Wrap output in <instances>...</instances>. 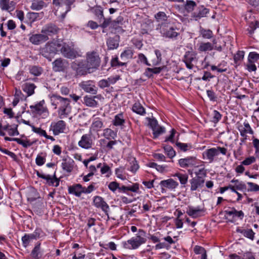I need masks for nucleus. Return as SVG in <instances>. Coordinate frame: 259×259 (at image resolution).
<instances>
[{
    "label": "nucleus",
    "mask_w": 259,
    "mask_h": 259,
    "mask_svg": "<svg viewBox=\"0 0 259 259\" xmlns=\"http://www.w3.org/2000/svg\"><path fill=\"white\" fill-rule=\"evenodd\" d=\"M42 52L50 54L61 53L64 57L71 59L81 56L76 50L60 40L48 43L43 49Z\"/></svg>",
    "instance_id": "nucleus-1"
},
{
    "label": "nucleus",
    "mask_w": 259,
    "mask_h": 259,
    "mask_svg": "<svg viewBox=\"0 0 259 259\" xmlns=\"http://www.w3.org/2000/svg\"><path fill=\"white\" fill-rule=\"evenodd\" d=\"M52 105L56 109L59 106L58 115L60 118L66 117L71 112V107L70 100L68 98H63L60 96L53 95L51 97Z\"/></svg>",
    "instance_id": "nucleus-2"
},
{
    "label": "nucleus",
    "mask_w": 259,
    "mask_h": 259,
    "mask_svg": "<svg viewBox=\"0 0 259 259\" xmlns=\"http://www.w3.org/2000/svg\"><path fill=\"white\" fill-rule=\"evenodd\" d=\"M75 0H53L55 6V14L60 20L62 21L66 14L71 10V6Z\"/></svg>",
    "instance_id": "nucleus-3"
},
{
    "label": "nucleus",
    "mask_w": 259,
    "mask_h": 259,
    "mask_svg": "<svg viewBox=\"0 0 259 259\" xmlns=\"http://www.w3.org/2000/svg\"><path fill=\"white\" fill-rule=\"evenodd\" d=\"M86 63L88 71L92 72L97 69L100 64V58L99 54L95 51L89 52L86 55Z\"/></svg>",
    "instance_id": "nucleus-4"
},
{
    "label": "nucleus",
    "mask_w": 259,
    "mask_h": 259,
    "mask_svg": "<svg viewBox=\"0 0 259 259\" xmlns=\"http://www.w3.org/2000/svg\"><path fill=\"white\" fill-rule=\"evenodd\" d=\"M160 30L162 36L165 38L175 39L179 34L177 31L178 29L170 26L168 23L160 24Z\"/></svg>",
    "instance_id": "nucleus-5"
},
{
    "label": "nucleus",
    "mask_w": 259,
    "mask_h": 259,
    "mask_svg": "<svg viewBox=\"0 0 259 259\" xmlns=\"http://www.w3.org/2000/svg\"><path fill=\"white\" fill-rule=\"evenodd\" d=\"M146 241V238L141 236L140 235H137L135 237H132L127 241L124 242L123 244L125 248L135 249L138 248L142 244L145 243Z\"/></svg>",
    "instance_id": "nucleus-6"
},
{
    "label": "nucleus",
    "mask_w": 259,
    "mask_h": 259,
    "mask_svg": "<svg viewBox=\"0 0 259 259\" xmlns=\"http://www.w3.org/2000/svg\"><path fill=\"white\" fill-rule=\"evenodd\" d=\"M227 149L225 148L218 147L212 148L205 151L203 153L204 159L208 160L209 162H212L215 156L219 155L221 153L223 155H226Z\"/></svg>",
    "instance_id": "nucleus-7"
},
{
    "label": "nucleus",
    "mask_w": 259,
    "mask_h": 259,
    "mask_svg": "<svg viewBox=\"0 0 259 259\" xmlns=\"http://www.w3.org/2000/svg\"><path fill=\"white\" fill-rule=\"evenodd\" d=\"M92 135L90 132L88 134L83 135L78 142L79 147L84 149L91 148L94 142V138H93Z\"/></svg>",
    "instance_id": "nucleus-8"
},
{
    "label": "nucleus",
    "mask_w": 259,
    "mask_h": 259,
    "mask_svg": "<svg viewBox=\"0 0 259 259\" xmlns=\"http://www.w3.org/2000/svg\"><path fill=\"white\" fill-rule=\"evenodd\" d=\"M71 67L77 75H83L88 71L85 64L82 61L75 60L71 64Z\"/></svg>",
    "instance_id": "nucleus-9"
},
{
    "label": "nucleus",
    "mask_w": 259,
    "mask_h": 259,
    "mask_svg": "<svg viewBox=\"0 0 259 259\" xmlns=\"http://www.w3.org/2000/svg\"><path fill=\"white\" fill-rule=\"evenodd\" d=\"M65 129L66 124L63 120L53 122L50 126V130L53 131V133L55 135H58L60 133H64Z\"/></svg>",
    "instance_id": "nucleus-10"
},
{
    "label": "nucleus",
    "mask_w": 259,
    "mask_h": 259,
    "mask_svg": "<svg viewBox=\"0 0 259 259\" xmlns=\"http://www.w3.org/2000/svg\"><path fill=\"white\" fill-rule=\"evenodd\" d=\"M68 66V61L61 58L56 59L53 63V69L56 72L64 71Z\"/></svg>",
    "instance_id": "nucleus-11"
},
{
    "label": "nucleus",
    "mask_w": 259,
    "mask_h": 259,
    "mask_svg": "<svg viewBox=\"0 0 259 259\" xmlns=\"http://www.w3.org/2000/svg\"><path fill=\"white\" fill-rule=\"evenodd\" d=\"M159 185H160L162 190L165 188L170 190H174L178 186L179 184L178 182L175 181L173 179H169L166 180L161 181L160 182Z\"/></svg>",
    "instance_id": "nucleus-12"
},
{
    "label": "nucleus",
    "mask_w": 259,
    "mask_h": 259,
    "mask_svg": "<svg viewBox=\"0 0 259 259\" xmlns=\"http://www.w3.org/2000/svg\"><path fill=\"white\" fill-rule=\"evenodd\" d=\"M49 37L44 33L33 34L29 37L30 41L34 45H38L47 41Z\"/></svg>",
    "instance_id": "nucleus-13"
},
{
    "label": "nucleus",
    "mask_w": 259,
    "mask_h": 259,
    "mask_svg": "<svg viewBox=\"0 0 259 259\" xmlns=\"http://www.w3.org/2000/svg\"><path fill=\"white\" fill-rule=\"evenodd\" d=\"M93 202L97 207L101 208L105 212H107L108 209H109V206L100 196H95Z\"/></svg>",
    "instance_id": "nucleus-14"
},
{
    "label": "nucleus",
    "mask_w": 259,
    "mask_h": 259,
    "mask_svg": "<svg viewBox=\"0 0 259 259\" xmlns=\"http://www.w3.org/2000/svg\"><path fill=\"white\" fill-rule=\"evenodd\" d=\"M58 28L54 25L49 24L45 26L41 30V33L48 36H52L58 33Z\"/></svg>",
    "instance_id": "nucleus-15"
},
{
    "label": "nucleus",
    "mask_w": 259,
    "mask_h": 259,
    "mask_svg": "<svg viewBox=\"0 0 259 259\" xmlns=\"http://www.w3.org/2000/svg\"><path fill=\"white\" fill-rule=\"evenodd\" d=\"M179 163L183 168L194 166L196 164L195 158L192 157L182 158L179 160Z\"/></svg>",
    "instance_id": "nucleus-16"
},
{
    "label": "nucleus",
    "mask_w": 259,
    "mask_h": 259,
    "mask_svg": "<svg viewBox=\"0 0 259 259\" xmlns=\"http://www.w3.org/2000/svg\"><path fill=\"white\" fill-rule=\"evenodd\" d=\"M205 180L204 179H201L199 178H192L190 181V183L191 184V190L195 191L199 188H201L203 186Z\"/></svg>",
    "instance_id": "nucleus-17"
},
{
    "label": "nucleus",
    "mask_w": 259,
    "mask_h": 259,
    "mask_svg": "<svg viewBox=\"0 0 259 259\" xmlns=\"http://www.w3.org/2000/svg\"><path fill=\"white\" fill-rule=\"evenodd\" d=\"M0 7L3 10L11 12L15 9V3L9 0H0Z\"/></svg>",
    "instance_id": "nucleus-18"
},
{
    "label": "nucleus",
    "mask_w": 259,
    "mask_h": 259,
    "mask_svg": "<svg viewBox=\"0 0 259 259\" xmlns=\"http://www.w3.org/2000/svg\"><path fill=\"white\" fill-rule=\"evenodd\" d=\"M69 193L79 197L83 193V187L80 184H76L68 188Z\"/></svg>",
    "instance_id": "nucleus-19"
},
{
    "label": "nucleus",
    "mask_w": 259,
    "mask_h": 259,
    "mask_svg": "<svg viewBox=\"0 0 259 259\" xmlns=\"http://www.w3.org/2000/svg\"><path fill=\"white\" fill-rule=\"evenodd\" d=\"M203 210L199 207H194L192 206H189L186 210L187 213L193 218L199 217L200 213Z\"/></svg>",
    "instance_id": "nucleus-20"
},
{
    "label": "nucleus",
    "mask_w": 259,
    "mask_h": 259,
    "mask_svg": "<svg viewBox=\"0 0 259 259\" xmlns=\"http://www.w3.org/2000/svg\"><path fill=\"white\" fill-rule=\"evenodd\" d=\"M45 101L42 100L35 105L30 106V108L36 113L41 114L47 111V108L44 106Z\"/></svg>",
    "instance_id": "nucleus-21"
},
{
    "label": "nucleus",
    "mask_w": 259,
    "mask_h": 259,
    "mask_svg": "<svg viewBox=\"0 0 259 259\" xmlns=\"http://www.w3.org/2000/svg\"><path fill=\"white\" fill-rule=\"evenodd\" d=\"M47 6V4L42 0H33L30 8L32 10L39 11Z\"/></svg>",
    "instance_id": "nucleus-22"
},
{
    "label": "nucleus",
    "mask_w": 259,
    "mask_h": 259,
    "mask_svg": "<svg viewBox=\"0 0 259 259\" xmlns=\"http://www.w3.org/2000/svg\"><path fill=\"white\" fill-rule=\"evenodd\" d=\"M74 161L72 159H63L61 163V166L62 169L68 172H71L73 167Z\"/></svg>",
    "instance_id": "nucleus-23"
},
{
    "label": "nucleus",
    "mask_w": 259,
    "mask_h": 259,
    "mask_svg": "<svg viewBox=\"0 0 259 259\" xmlns=\"http://www.w3.org/2000/svg\"><path fill=\"white\" fill-rule=\"evenodd\" d=\"M81 88L86 92L90 93L93 94H96L97 93L96 88L90 84V82H83L80 84Z\"/></svg>",
    "instance_id": "nucleus-24"
},
{
    "label": "nucleus",
    "mask_w": 259,
    "mask_h": 259,
    "mask_svg": "<svg viewBox=\"0 0 259 259\" xmlns=\"http://www.w3.org/2000/svg\"><path fill=\"white\" fill-rule=\"evenodd\" d=\"M103 122L100 120L94 121L89 130V132L93 134L94 132H97L103 127Z\"/></svg>",
    "instance_id": "nucleus-25"
},
{
    "label": "nucleus",
    "mask_w": 259,
    "mask_h": 259,
    "mask_svg": "<svg viewBox=\"0 0 259 259\" xmlns=\"http://www.w3.org/2000/svg\"><path fill=\"white\" fill-rule=\"evenodd\" d=\"M107 45L110 50L117 48L119 45L118 37L116 36L114 37H110L107 40Z\"/></svg>",
    "instance_id": "nucleus-26"
},
{
    "label": "nucleus",
    "mask_w": 259,
    "mask_h": 259,
    "mask_svg": "<svg viewBox=\"0 0 259 259\" xmlns=\"http://www.w3.org/2000/svg\"><path fill=\"white\" fill-rule=\"evenodd\" d=\"M213 49V45L210 42H201L199 44L198 50L200 52L210 51Z\"/></svg>",
    "instance_id": "nucleus-27"
},
{
    "label": "nucleus",
    "mask_w": 259,
    "mask_h": 259,
    "mask_svg": "<svg viewBox=\"0 0 259 259\" xmlns=\"http://www.w3.org/2000/svg\"><path fill=\"white\" fill-rule=\"evenodd\" d=\"M239 130L240 132V134L241 136L246 138V134L247 133H250L251 134H253V131L251 130L249 123H244L243 126H241Z\"/></svg>",
    "instance_id": "nucleus-28"
},
{
    "label": "nucleus",
    "mask_w": 259,
    "mask_h": 259,
    "mask_svg": "<svg viewBox=\"0 0 259 259\" xmlns=\"http://www.w3.org/2000/svg\"><path fill=\"white\" fill-rule=\"evenodd\" d=\"M35 88V86L33 83H26L23 85V90L28 96H31L34 94Z\"/></svg>",
    "instance_id": "nucleus-29"
},
{
    "label": "nucleus",
    "mask_w": 259,
    "mask_h": 259,
    "mask_svg": "<svg viewBox=\"0 0 259 259\" xmlns=\"http://www.w3.org/2000/svg\"><path fill=\"white\" fill-rule=\"evenodd\" d=\"M95 98L99 99V96H96L94 97H89L88 96H85L84 98V103L86 105L90 107H95L97 105V102L95 100Z\"/></svg>",
    "instance_id": "nucleus-30"
},
{
    "label": "nucleus",
    "mask_w": 259,
    "mask_h": 259,
    "mask_svg": "<svg viewBox=\"0 0 259 259\" xmlns=\"http://www.w3.org/2000/svg\"><path fill=\"white\" fill-rule=\"evenodd\" d=\"M155 17L158 22L161 23V24H162V23L169 24V22H168L167 19L166 15L164 12H158L155 15Z\"/></svg>",
    "instance_id": "nucleus-31"
},
{
    "label": "nucleus",
    "mask_w": 259,
    "mask_h": 259,
    "mask_svg": "<svg viewBox=\"0 0 259 259\" xmlns=\"http://www.w3.org/2000/svg\"><path fill=\"white\" fill-rule=\"evenodd\" d=\"M103 136L108 140H111L116 138V134L110 128H105L103 131Z\"/></svg>",
    "instance_id": "nucleus-32"
},
{
    "label": "nucleus",
    "mask_w": 259,
    "mask_h": 259,
    "mask_svg": "<svg viewBox=\"0 0 259 259\" xmlns=\"http://www.w3.org/2000/svg\"><path fill=\"white\" fill-rule=\"evenodd\" d=\"M196 54L193 51L187 52L184 56V62H192L196 58Z\"/></svg>",
    "instance_id": "nucleus-33"
},
{
    "label": "nucleus",
    "mask_w": 259,
    "mask_h": 259,
    "mask_svg": "<svg viewBox=\"0 0 259 259\" xmlns=\"http://www.w3.org/2000/svg\"><path fill=\"white\" fill-rule=\"evenodd\" d=\"M133 111L141 115H143L145 114V110L143 107L139 103H136L133 106Z\"/></svg>",
    "instance_id": "nucleus-34"
},
{
    "label": "nucleus",
    "mask_w": 259,
    "mask_h": 259,
    "mask_svg": "<svg viewBox=\"0 0 259 259\" xmlns=\"http://www.w3.org/2000/svg\"><path fill=\"white\" fill-rule=\"evenodd\" d=\"M238 232L243 234L244 237L249 238L251 240H253L254 239V233L251 229L238 230Z\"/></svg>",
    "instance_id": "nucleus-35"
},
{
    "label": "nucleus",
    "mask_w": 259,
    "mask_h": 259,
    "mask_svg": "<svg viewBox=\"0 0 259 259\" xmlns=\"http://www.w3.org/2000/svg\"><path fill=\"white\" fill-rule=\"evenodd\" d=\"M40 246V243L36 244L32 250L31 254L34 259H38L41 255Z\"/></svg>",
    "instance_id": "nucleus-36"
},
{
    "label": "nucleus",
    "mask_w": 259,
    "mask_h": 259,
    "mask_svg": "<svg viewBox=\"0 0 259 259\" xmlns=\"http://www.w3.org/2000/svg\"><path fill=\"white\" fill-rule=\"evenodd\" d=\"M133 55V52L132 50L130 49H127L121 54L120 58L123 61H126L128 59L132 58Z\"/></svg>",
    "instance_id": "nucleus-37"
},
{
    "label": "nucleus",
    "mask_w": 259,
    "mask_h": 259,
    "mask_svg": "<svg viewBox=\"0 0 259 259\" xmlns=\"http://www.w3.org/2000/svg\"><path fill=\"white\" fill-rule=\"evenodd\" d=\"M209 10L206 8H202L201 10H200L199 13L197 14L195 13H194L192 14V16L194 18H195V19L197 20L198 18H200L202 17H205L206 15L208 13Z\"/></svg>",
    "instance_id": "nucleus-38"
},
{
    "label": "nucleus",
    "mask_w": 259,
    "mask_h": 259,
    "mask_svg": "<svg viewBox=\"0 0 259 259\" xmlns=\"http://www.w3.org/2000/svg\"><path fill=\"white\" fill-rule=\"evenodd\" d=\"M17 143L22 145L24 148H27L31 146L33 144V142L29 140H23L21 139L16 138L14 139Z\"/></svg>",
    "instance_id": "nucleus-39"
},
{
    "label": "nucleus",
    "mask_w": 259,
    "mask_h": 259,
    "mask_svg": "<svg viewBox=\"0 0 259 259\" xmlns=\"http://www.w3.org/2000/svg\"><path fill=\"white\" fill-rule=\"evenodd\" d=\"M196 6V4L194 1H187L185 5V9L187 12H190L193 11Z\"/></svg>",
    "instance_id": "nucleus-40"
},
{
    "label": "nucleus",
    "mask_w": 259,
    "mask_h": 259,
    "mask_svg": "<svg viewBox=\"0 0 259 259\" xmlns=\"http://www.w3.org/2000/svg\"><path fill=\"white\" fill-rule=\"evenodd\" d=\"M154 138H157L160 135L165 132V129L163 127L159 125L156 127L152 130Z\"/></svg>",
    "instance_id": "nucleus-41"
},
{
    "label": "nucleus",
    "mask_w": 259,
    "mask_h": 259,
    "mask_svg": "<svg viewBox=\"0 0 259 259\" xmlns=\"http://www.w3.org/2000/svg\"><path fill=\"white\" fill-rule=\"evenodd\" d=\"M130 164L131 166L129 168V170L133 172H136L139 168V165L137 163V161L136 160L135 158H132L131 159Z\"/></svg>",
    "instance_id": "nucleus-42"
},
{
    "label": "nucleus",
    "mask_w": 259,
    "mask_h": 259,
    "mask_svg": "<svg viewBox=\"0 0 259 259\" xmlns=\"http://www.w3.org/2000/svg\"><path fill=\"white\" fill-rule=\"evenodd\" d=\"M221 114L218 111L213 110L211 114V121L214 123H217L221 119Z\"/></svg>",
    "instance_id": "nucleus-43"
},
{
    "label": "nucleus",
    "mask_w": 259,
    "mask_h": 259,
    "mask_svg": "<svg viewBox=\"0 0 259 259\" xmlns=\"http://www.w3.org/2000/svg\"><path fill=\"white\" fill-rule=\"evenodd\" d=\"M175 176L178 178L182 185H185L188 182V176L187 175L177 173L175 174Z\"/></svg>",
    "instance_id": "nucleus-44"
},
{
    "label": "nucleus",
    "mask_w": 259,
    "mask_h": 259,
    "mask_svg": "<svg viewBox=\"0 0 259 259\" xmlns=\"http://www.w3.org/2000/svg\"><path fill=\"white\" fill-rule=\"evenodd\" d=\"M200 33L202 36L205 38L209 39L212 36V32L210 30L201 29L200 30Z\"/></svg>",
    "instance_id": "nucleus-45"
},
{
    "label": "nucleus",
    "mask_w": 259,
    "mask_h": 259,
    "mask_svg": "<svg viewBox=\"0 0 259 259\" xmlns=\"http://www.w3.org/2000/svg\"><path fill=\"white\" fill-rule=\"evenodd\" d=\"M195 175H196L195 178H199L205 180L206 176V170L204 168H200L198 171H195Z\"/></svg>",
    "instance_id": "nucleus-46"
},
{
    "label": "nucleus",
    "mask_w": 259,
    "mask_h": 259,
    "mask_svg": "<svg viewBox=\"0 0 259 259\" xmlns=\"http://www.w3.org/2000/svg\"><path fill=\"white\" fill-rule=\"evenodd\" d=\"M124 120L123 118V115L122 114H118L115 116L114 120V124L116 126L122 125Z\"/></svg>",
    "instance_id": "nucleus-47"
},
{
    "label": "nucleus",
    "mask_w": 259,
    "mask_h": 259,
    "mask_svg": "<svg viewBox=\"0 0 259 259\" xmlns=\"http://www.w3.org/2000/svg\"><path fill=\"white\" fill-rule=\"evenodd\" d=\"M41 68L36 66H32L30 68V72L35 76H39L41 74Z\"/></svg>",
    "instance_id": "nucleus-48"
},
{
    "label": "nucleus",
    "mask_w": 259,
    "mask_h": 259,
    "mask_svg": "<svg viewBox=\"0 0 259 259\" xmlns=\"http://www.w3.org/2000/svg\"><path fill=\"white\" fill-rule=\"evenodd\" d=\"M256 28H259V22L255 21L254 22H251L249 25V28H248L247 30L248 31V33L250 35H251L253 32L254 30Z\"/></svg>",
    "instance_id": "nucleus-49"
},
{
    "label": "nucleus",
    "mask_w": 259,
    "mask_h": 259,
    "mask_svg": "<svg viewBox=\"0 0 259 259\" xmlns=\"http://www.w3.org/2000/svg\"><path fill=\"white\" fill-rule=\"evenodd\" d=\"M258 60H259V54H257L255 52H250L249 54L248 57V61L249 62H254V61Z\"/></svg>",
    "instance_id": "nucleus-50"
},
{
    "label": "nucleus",
    "mask_w": 259,
    "mask_h": 259,
    "mask_svg": "<svg viewBox=\"0 0 259 259\" xmlns=\"http://www.w3.org/2000/svg\"><path fill=\"white\" fill-rule=\"evenodd\" d=\"M177 146L182 151H186L192 148V146L190 144H186L182 143H177Z\"/></svg>",
    "instance_id": "nucleus-51"
},
{
    "label": "nucleus",
    "mask_w": 259,
    "mask_h": 259,
    "mask_svg": "<svg viewBox=\"0 0 259 259\" xmlns=\"http://www.w3.org/2000/svg\"><path fill=\"white\" fill-rule=\"evenodd\" d=\"M164 149L165 153L170 158H172L175 156V152L171 147L167 146L164 147Z\"/></svg>",
    "instance_id": "nucleus-52"
},
{
    "label": "nucleus",
    "mask_w": 259,
    "mask_h": 259,
    "mask_svg": "<svg viewBox=\"0 0 259 259\" xmlns=\"http://www.w3.org/2000/svg\"><path fill=\"white\" fill-rule=\"evenodd\" d=\"M31 127L33 132L41 136H46V132L45 130L41 129V128L35 127L34 125H31Z\"/></svg>",
    "instance_id": "nucleus-53"
},
{
    "label": "nucleus",
    "mask_w": 259,
    "mask_h": 259,
    "mask_svg": "<svg viewBox=\"0 0 259 259\" xmlns=\"http://www.w3.org/2000/svg\"><path fill=\"white\" fill-rule=\"evenodd\" d=\"M255 161V158L253 156H250L249 157L246 158L243 161H242L241 163L242 165H249L252 163L254 162Z\"/></svg>",
    "instance_id": "nucleus-54"
},
{
    "label": "nucleus",
    "mask_w": 259,
    "mask_h": 259,
    "mask_svg": "<svg viewBox=\"0 0 259 259\" xmlns=\"http://www.w3.org/2000/svg\"><path fill=\"white\" fill-rule=\"evenodd\" d=\"M164 68V67H155L154 68H148L146 69V73H147L148 72H149L152 73L158 74Z\"/></svg>",
    "instance_id": "nucleus-55"
},
{
    "label": "nucleus",
    "mask_w": 259,
    "mask_h": 259,
    "mask_svg": "<svg viewBox=\"0 0 259 259\" xmlns=\"http://www.w3.org/2000/svg\"><path fill=\"white\" fill-rule=\"evenodd\" d=\"M244 56V52L243 51H239L235 55L234 57V61L236 63L243 59Z\"/></svg>",
    "instance_id": "nucleus-56"
},
{
    "label": "nucleus",
    "mask_w": 259,
    "mask_h": 259,
    "mask_svg": "<svg viewBox=\"0 0 259 259\" xmlns=\"http://www.w3.org/2000/svg\"><path fill=\"white\" fill-rule=\"evenodd\" d=\"M253 144L255 148V155L259 158V140L257 139H254L253 140Z\"/></svg>",
    "instance_id": "nucleus-57"
},
{
    "label": "nucleus",
    "mask_w": 259,
    "mask_h": 259,
    "mask_svg": "<svg viewBox=\"0 0 259 259\" xmlns=\"http://www.w3.org/2000/svg\"><path fill=\"white\" fill-rule=\"evenodd\" d=\"M249 187V190L250 191H259V186L256 184H254L252 182H248L247 183Z\"/></svg>",
    "instance_id": "nucleus-58"
},
{
    "label": "nucleus",
    "mask_w": 259,
    "mask_h": 259,
    "mask_svg": "<svg viewBox=\"0 0 259 259\" xmlns=\"http://www.w3.org/2000/svg\"><path fill=\"white\" fill-rule=\"evenodd\" d=\"M194 251L196 254H201V255L206 252V250L203 247L198 245H196L194 247Z\"/></svg>",
    "instance_id": "nucleus-59"
},
{
    "label": "nucleus",
    "mask_w": 259,
    "mask_h": 259,
    "mask_svg": "<svg viewBox=\"0 0 259 259\" xmlns=\"http://www.w3.org/2000/svg\"><path fill=\"white\" fill-rule=\"evenodd\" d=\"M8 133L10 136H15L19 134L17 127L12 126L11 125L8 129Z\"/></svg>",
    "instance_id": "nucleus-60"
},
{
    "label": "nucleus",
    "mask_w": 259,
    "mask_h": 259,
    "mask_svg": "<svg viewBox=\"0 0 259 259\" xmlns=\"http://www.w3.org/2000/svg\"><path fill=\"white\" fill-rule=\"evenodd\" d=\"M31 241L26 234L22 238L23 245L25 248L28 246Z\"/></svg>",
    "instance_id": "nucleus-61"
},
{
    "label": "nucleus",
    "mask_w": 259,
    "mask_h": 259,
    "mask_svg": "<svg viewBox=\"0 0 259 259\" xmlns=\"http://www.w3.org/2000/svg\"><path fill=\"white\" fill-rule=\"evenodd\" d=\"M48 183L51 185H52V186H54L55 187H57L59 184V180L57 179L55 176H54V177L53 178H52L49 182H48Z\"/></svg>",
    "instance_id": "nucleus-62"
},
{
    "label": "nucleus",
    "mask_w": 259,
    "mask_h": 259,
    "mask_svg": "<svg viewBox=\"0 0 259 259\" xmlns=\"http://www.w3.org/2000/svg\"><path fill=\"white\" fill-rule=\"evenodd\" d=\"M247 70L249 71H255L256 70V67L253 62H249L246 65Z\"/></svg>",
    "instance_id": "nucleus-63"
},
{
    "label": "nucleus",
    "mask_w": 259,
    "mask_h": 259,
    "mask_svg": "<svg viewBox=\"0 0 259 259\" xmlns=\"http://www.w3.org/2000/svg\"><path fill=\"white\" fill-rule=\"evenodd\" d=\"M118 186L119 185L117 183L112 182L109 184L108 188L110 190L114 192L118 188Z\"/></svg>",
    "instance_id": "nucleus-64"
}]
</instances>
